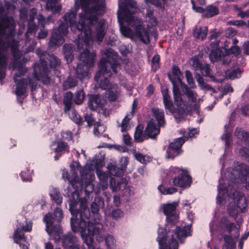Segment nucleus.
<instances>
[{
    "instance_id": "46",
    "label": "nucleus",
    "mask_w": 249,
    "mask_h": 249,
    "mask_svg": "<svg viewBox=\"0 0 249 249\" xmlns=\"http://www.w3.org/2000/svg\"><path fill=\"white\" fill-rule=\"evenodd\" d=\"M132 114H126L120 126L121 127V131L124 132L130 128L129 121L132 118Z\"/></svg>"
},
{
    "instance_id": "43",
    "label": "nucleus",
    "mask_w": 249,
    "mask_h": 249,
    "mask_svg": "<svg viewBox=\"0 0 249 249\" xmlns=\"http://www.w3.org/2000/svg\"><path fill=\"white\" fill-rule=\"evenodd\" d=\"M103 231V229L102 230V235L103 236V240H105L106 245L107 247V248L112 249L114 247H115V244H116V240H115L114 237H113V236H112L111 234H107L104 238ZM103 241L104 240H103L102 242H103Z\"/></svg>"
},
{
    "instance_id": "4",
    "label": "nucleus",
    "mask_w": 249,
    "mask_h": 249,
    "mask_svg": "<svg viewBox=\"0 0 249 249\" xmlns=\"http://www.w3.org/2000/svg\"><path fill=\"white\" fill-rule=\"evenodd\" d=\"M15 24L12 17L5 15L4 8L0 1V83L5 77V70L7 64V51L12 46V53L14 60L19 55V52L14 49L18 46V42L13 40Z\"/></svg>"
},
{
    "instance_id": "44",
    "label": "nucleus",
    "mask_w": 249,
    "mask_h": 249,
    "mask_svg": "<svg viewBox=\"0 0 249 249\" xmlns=\"http://www.w3.org/2000/svg\"><path fill=\"white\" fill-rule=\"evenodd\" d=\"M185 94L188 100L192 103L196 102L197 97V93L192 90L186 85H185Z\"/></svg>"
},
{
    "instance_id": "45",
    "label": "nucleus",
    "mask_w": 249,
    "mask_h": 249,
    "mask_svg": "<svg viewBox=\"0 0 249 249\" xmlns=\"http://www.w3.org/2000/svg\"><path fill=\"white\" fill-rule=\"evenodd\" d=\"M154 9H151L150 8H148L147 9V12L146 15V20L150 24L148 25V27L155 26L156 25V18L153 16Z\"/></svg>"
},
{
    "instance_id": "52",
    "label": "nucleus",
    "mask_w": 249,
    "mask_h": 249,
    "mask_svg": "<svg viewBox=\"0 0 249 249\" xmlns=\"http://www.w3.org/2000/svg\"><path fill=\"white\" fill-rule=\"evenodd\" d=\"M179 219V215L177 212L166 216V220L172 225H176Z\"/></svg>"
},
{
    "instance_id": "2",
    "label": "nucleus",
    "mask_w": 249,
    "mask_h": 249,
    "mask_svg": "<svg viewBox=\"0 0 249 249\" xmlns=\"http://www.w3.org/2000/svg\"><path fill=\"white\" fill-rule=\"evenodd\" d=\"M36 53L39 57L40 64H35L32 76L28 79L21 78L27 71V69L23 66L22 62H18L15 59L9 66L10 70L17 69L18 71L14 77V82L16 84L15 92L18 96L23 95L26 92L28 83L32 92L36 90L37 81L42 80L45 84L50 83L47 60L50 62L51 68H55L61 65L60 60L53 53L48 54L46 52L41 51L39 48L36 50Z\"/></svg>"
},
{
    "instance_id": "42",
    "label": "nucleus",
    "mask_w": 249,
    "mask_h": 249,
    "mask_svg": "<svg viewBox=\"0 0 249 249\" xmlns=\"http://www.w3.org/2000/svg\"><path fill=\"white\" fill-rule=\"evenodd\" d=\"M77 85V81L75 78L69 76L63 82V89L67 90L75 87Z\"/></svg>"
},
{
    "instance_id": "64",
    "label": "nucleus",
    "mask_w": 249,
    "mask_h": 249,
    "mask_svg": "<svg viewBox=\"0 0 249 249\" xmlns=\"http://www.w3.org/2000/svg\"><path fill=\"white\" fill-rule=\"evenodd\" d=\"M221 62V64L223 65H227L229 64L231 62V58L229 55L228 54H223L222 56V59L219 61Z\"/></svg>"
},
{
    "instance_id": "51",
    "label": "nucleus",
    "mask_w": 249,
    "mask_h": 249,
    "mask_svg": "<svg viewBox=\"0 0 249 249\" xmlns=\"http://www.w3.org/2000/svg\"><path fill=\"white\" fill-rule=\"evenodd\" d=\"M242 71V70L240 68L234 69L228 73L227 77L231 80L238 78L241 76Z\"/></svg>"
},
{
    "instance_id": "59",
    "label": "nucleus",
    "mask_w": 249,
    "mask_h": 249,
    "mask_svg": "<svg viewBox=\"0 0 249 249\" xmlns=\"http://www.w3.org/2000/svg\"><path fill=\"white\" fill-rule=\"evenodd\" d=\"M227 53H231L235 55H238L240 53V48L238 46L232 45L230 49L227 50Z\"/></svg>"
},
{
    "instance_id": "55",
    "label": "nucleus",
    "mask_w": 249,
    "mask_h": 249,
    "mask_svg": "<svg viewBox=\"0 0 249 249\" xmlns=\"http://www.w3.org/2000/svg\"><path fill=\"white\" fill-rule=\"evenodd\" d=\"M20 176L23 181L30 182L32 181L31 172L29 169H27L26 172L22 171L20 174Z\"/></svg>"
},
{
    "instance_id": "16",
    "label": "nucleus",
    "mask_w": 249,
    "mask_h": 249,
    "mask_svg": "<svg viewBox=\"0 0 249 249\" xmlns=\"http://www.w3.org/2000/svg\"><path fill=\"white\" fill-rule=\"evenodd\" d=\"M216 229L222 233L227 231L230 234L233 229H236V226L234 223L231 222L226 217L224 216L221 218L216 224Z\"/></svg>"
},
{
    "instance_id": "18",
    "label": "nucleus",
    "mask_w": 249,
    "mask_h": 249,
    "mask_svg": "<svg viewBox=\"0 0 249 249\" xmlns=\"http://www.w3.org/2000/svg\"><path fill=\"white\" fill-rule=\"evenodd\" d=\"M191 225H188L187 226L180 227L177 226L175 230L171 232L176 236V237L179 240L181 243L184 242V239L189 236L191 235Z\"/></svg>"
},
{
    "instance_id": "40",
    "label": "nucleus",
    "mask_w": 249,
    "mask_h": 249,
    "mask_svg": "<svg viewBox=\"0 0 249 249\" xmlns=\"http://www.w3.org/2000/svg\"><path fill=\"white\" fill-rule=\"evenodd\" d=\"M157 125L159 127H164L165 124L164 114L163 110L157 108Z\"/></svg>"
},
{
    "instance_id": "50",
    "label": "nucleus",
    "mask_w": 249,
    "mask_h": 249,
    "mask_svg": "<svg viewBox=\"0 0 249 249\" xmlns=\"http://www.w3.org/2000/svg\"><path fill=\"white\" fill-rule=\"evenodd\" d=\"M225 242L222 249H233L232 236L230 234H225L224 235Z\"/></svg>"
},
{
    "instance_id": "13",
    "label": "nucleus",
    "mask_w": 249,
    "mask_h": 249,
    "mask_svg": "<svg viewBox=\"0 0 249 249\" xmlns=\"http://www.w3.org/2000/svg\"><path fill=\"white\" fill-rule=\"evenodd\" d=\"M173 92L174 103L177 106L178 111L182 113L188 111L190 106L183 100L178 86H173Z\"/></svg>"
},
{
    "instance_id": "49",
    "label": "nucleus",
    "mask_w": 249,
    "mask_h": 249,
    "mask_svg": "<svg viewBox=\"0 0 249 249\" xmlns=\"http://www.w3.org/2000/svg\"><path fill=\"white\" fill-rule=\"evenodd\" d=\"M85 94L84 90L80 89L77 90L75 93V97L74 98V103L77 105H81L83 103Z\"/></svg>"
},
{
    "instance_id": "39",
    "label": "nucleus",
    "mask_w": 249,
    "mask_h": 249,
    "mask_svg": "<svg viewBox=\"0 0 249 249\" xmlns=\"http://www.w3.org/2000/svg\"><path fill=\"white\" fill-rule=\"evenodd\" d=\"M133 153L136 160L142 164H146L152 160L151 157L143 155L140 153H137L136 149L133 151Z\"/></svg>"
},
{
    "instance_id": "60",
    "label": "nucleus",
    "mask_w": 249,
    "mask_h": 249,
    "mask_svg": "<svg viewBox=\"0 0 249 249\" xmlns=\"http://www.w3.org/2000/svg\"><path fill=\"white\" fill-rule=\"evenodd\" d=\"M237 34V31L235 29L229 27L225 31V36L227 38L232 37L235 36Z\"/></svg>"
},
{
    "instance_id": "34",
    "label": "nucleus",
    "mask_w": 249,
    "mask_h": 249,
    "mask_svg": "<svg viewBox=\"0 0 249 249\" xmlns=\"http://www.w3.org/2000/svg\"><path fill=\"white\" fill-rule=\"evenodd\" d=\"M38 29V26L36 24H28L27 31L25 34L26 40L30 41L32 37H35Z\"/></svg>"
},
{
    "instance_id": "28",
    "label": "nucleus",
    "mask_w": 249,
    "mask_h": 249,
    "mask_svg": "<svg viewBox=\"0 0 249 249\" xmlns=\"http://www.w3.org/2000/svg\"><path fill=\"white\" fill-rule=\"evenodd\" d=\"M107 90L108 91L107 98L110 101H116L120 95V89L116 84H113Z\"/></svg>"
},
{
    "instance_id": "19",
    "label": "nucleus",
    "mask_w": 249,
    "mask_h": 249,
    "mask_svg": "<svg viewBox=\"0 0 249 249\" xmlns=\"http://www.w3.org/2000/svg\"><path fill=\"white\" fill-rule=\"evenodd\" d=\"M110 188L113 192H116L119 190H125V192L129 190L127 187V181L125 178H122L117 180L113 178H111L109 180Z\"/></svg>"
},
{
    "instance_id": "31",
    "label": "nucleus",
    "mask_w": 249,
    "mask_h": 249,
    "mask_svg": "<svg viewBox=\"0 0 249 249\" xmlns=\"http://www.w3.org/2000/svg\"><path fill=\"white\" fill-rule=\"evenodd\" d=\"M72 49V45L71 44H65L63 47V52L68 63L71 62L73 59L74 56Z\"/></svg>"
},
{
    "instance_id": "62",
    "label": "nucleus",
    "mask_w": 249,
    "mask_h": 249,
    "mask_svg": "<svg viewBox=\"0 0 249 249\" xmlns=\"http://www.w3.org/2000/svg\"><path fill=\"white\" fill-rule=\"evenodd\" d=\"M97 174L100 180V182L104 181H108V175L106 172H104L102 171H98Z\"/></svg>"
},
{
    "instance_id": "17",
    "label": "nucleus",
    "mask_w": 249,
    "mask_h": 249,
    "mask_svg": "<svg viewBox=\"0 0 249 249\" xmlns=\"http://www.w3.org/2000/svg\"><path fill=\"white\" fill-rule=\"evenodd\" d=\"M219 43V41H216L211 43L210 44L211 51L209 53V58L211 61L213 63L219 62L222 59L223 53L220 49Z\"/></svg>"
},
{
    "instance_id": "11",
    "label": "nucleus",
    "mask_w": 249,
    "mask_h": 249,
    "mask_svg": "<svg viewBox=\"0 0 249 249\" xmlns=\"http://www.w3.org/2000/svg\"><path fill=\"white\" fill-rule=\"evenodd\" d=\"M77 49L80 51L83 50L80 53L79 55V60L82 64H84L87 67H92L94 65L95 58L96 56L95 52H92L90 53L89 50V48L91 46L90 43L88 44V46L83 45V48H79L76 44Z\"/></svg>"
},
{
    "instance_id": "35",
    "label": "nucleus",
    "mask_w": 249,
    "mask_h": 249,
    "mask_svg": "<svg viewBox=\"0 0 249 249\" xmlns=\"http://www.w3.org/2000/svg\"><path fill=\"white\" fill-rule=\"evenodd\" d=\"M143 126L141 124L138 125L136 128L134 138V140L137 142H142L144 140V138L147 137L144 134L143 135Z\"/></svg>"
},
{
    "instance_id": "14",
    "label": "nucleus",
    "mask_w": 249,
    "mask_h": 249,
    "mask_svg": "<svg viewBox=\"0 0 249 249\" xmlns=\"http://www.w3.org/2000/svg\"><path fill=\"white\" fill-rule=\"evenodd\" d=\"M75 188H74L75 190L71 193V196L70 197L69 202V210L72 215L73 218H74V216H76V218H78L77 215L79 214V210L78 211L76 209L77 205L78 203L79 202L80 204V201L82 199H86L85 198H79V195L77 190V186L76 184L74 186Z\"/></svg>"
},
{
    "instance_id": "26",
    "label": "nucleus",
    "mask_w": 249,
    "mask_h": 249,
    "mask_svg": "<svg viewBox=\"0 0 249 249\" xmlns=\"http://www.w3.org/2000/svg\"><path fill=\"white\" fill-rule=\"evenodd\" d=\"M144 135L150 138H155L156 124L154 119H151L147 123V126L144 130Z\"/></svg>"
},
{
    "instance_id": "32",
    "label": "nucleus",
    "mask_w": 249,
    "mask_h": 249,
    "mask_svg": "<svg viewBox=\"0 0 249 249\" xmlns=\"http://www.w3.org/2000/svg\"><path fill=\"white\" fill-rule=\"evenodd\" d=\"M77 241V237L71 233L65 234L62 237V245L64 248H67L72 245Z\"/></svg>"
},
{
    "instance_id": "23",
    "label": "nucleus",
    "mask_w": 249,
    "mask_h": 249,
    "mask_svg": "<svg viewBox=\"0 0 249 249\" xmlns=\"http://www.w3.org/2000/svg\"><path fill=\"white\" fill-rule=\"evenodd\" d=\"M70 167L71 168V171L72 172V176L71 177H69L68 171L67 170L64 169L62 171V178L64 179H66L69 180L72 187L74 188L75 185L79 183L78 181L79 178L77 175V173L74 171V165L71 164Z\"/></svg>"
},
{
    "instance_id": "9",
    "label": "nucleus",
    "mask_w": 249,
    "mask_h": 249,
    "mask_svg": "<svg viewBox=\"0 0 249 249\" xmlns=\"http://www.w3.org/2000/svg\"><path fill=\"white\" fill-rule=\"evenodd\" d=\"M159 249H178V241L174 238V234L167 232L165 229L159 228L158 230Z\"/></svg>"
},
{
    "instance_id": "21",
    "label": "nucleus",
    "mask_w": 249,
    "mask_h": 249,
    "mask_svg": "<svg viewBox=\"0 0 249 249\" xmlns=\"http://www.w3.org/2000/svg\"><path fill=\"white\" fill-rule=\"evenodd\" d=\"M172 74H168V76L171 80L173 86H177L176 83H180L182 84V80L183 78V73L180 71L179 68L174 65L172 67Z\"/></svg>"
},
{
    "instance_id": "47",
    "label": "nucleus",
    "mask_w": 249,
    "mask_h": 249,
    "mask_svg": "<svg viewBox=\"0 0 249 249\" xmlns=\"http://www.w3.org/2000/svg\"><path fill=\"white\" fill-rule=\"evenodd\" d=\"M69 115L70 118L75 124H82L83 122L82 119L75 109H72L71 112L69 113Z\"/></svg>"
},
{
    "instance_id": "61",
    "label": "nucleus",
    "mask_w": 249,
    "mask_h": 249,
    "mask_svg": "<svg viewBox=\"0 0 249 249\" xmlns=\"http://www.w3.org/2000/svg\"><path fill=\"white\" fill-rule=\"evenodd\" d=\"M167 0H157V9L163 12L165 5L167 4Z\"/></svg>"
},
{
    "instance_id": "24",
    "label": "nucleus",
    "mask_w": 249,
    "mask_h": 249,
    "mask_svg": "<svg viewBox=\"0 0 249 249\" xmlns=\"http://www.w3.org/2000/svg\"><path fill=\"white\" fill-rule=\"evenodd\" d=\"M43 221L46 224V231L49 235H51L53 231V224L56 221L54 216L51 213H48L44 217Z\"/></svg>"
},
{
    "instance_id": "36",
    "label": "nucleus",
    "mask_w": 249,
    "mask_h": 249,
    "mask_svg": "<svg viewBox=\"0 0 249 249\" xmlns=\"http://www.w3.org/2000/svg\"><path fill=\"white\" fill-rule=\"evenodd\" d=\"M107 168L109 173L112 176L119 177L124 173V171L121 168L118 167L116 164L113 163L108 164Z\"/></svg>"
},
{
    "instance_id": "12",
    "label": "nucleus",
    "mask_w": 249,
    "mask_h": 249,
    "mask_svg": "<svg viewBox=\"0 0 249 249\" xmlns=\"http://www.w3.org/2000/svg\"><path fill=\"white\" fill-rule=\"evenodd\" d=\"M188 140L187 136L175 139L171 142L167 149V156L168 158L173 159L180 155L182 152L181 147L186 141Z\"/></svg>"
},
{
    "instance_id": "53",
    "label": "nucleus",
    "mask_w": 249,
    "mask_h": 249,
    "mask_svg": "<svg viewBox=\"0 0 249 249\" xmlns=\"http://www.w3.org/2000/svg\"><path fill=\"white\" fill-rule=\"evenodd\" d=\"M221 139L225 141L226 148L230 147L232 143L231 134L229 133H225L222 135Z\"/></svg>"
},
{
    "instance_id": "22",
    "label": "nucleus",
    "mask_w": 249,
    "mask_h": 249,
    "mask_svg": "<svg viewBox=\"0 0 249 249\" xmlns=\"http://www.w3.org/2000/svg\"><path fill=\"white\" fill-rule=\"evenodd\" d=\"M90 68L87 67L81 63H79L75 69V76L80 80L86 77L89 78V70Z\"/></svg>"
},
{
    "instance_id": "63",
    "label": "nucleus",
    "mask_w": 249,
    "mask_h": 249,
    "mask_svg": "<svg viewBox=\"0 0 249 249\" xmlns=\"http://www.w3.org/2000/svg\"><path fill=\"white\" fill-rule=\"evenodd\" d=\"M111 215L114 218L118 219L124 215V213L120 209H116L112 212Z\"/></svg>"
},
{
    "instance_id": "27",
    "label": "nucleus",
    "mask_w": 249,
    "mask_h": 249,
    "mask_svg": "<svg viewBox=\"0 0 249 249\" xmlns=\"http://www.w3.org/2000/svg\"><path fill=\"white\" fill-rule=\"evenodd\" d=\"M73 96L71 91H67L64 95L63 103L65 106L64 111L65 113H68L71 108Z\"/></svg>"
},
{
    "instance_id": "8",
    "label": "nucleus",
    "mask_w": 249,
    "mask_h": 249,
    "mask_svg": "<svg viewBox=\"0 0 249 249\" xmlns=\"http://www.w3.org/2000/svg\"><path fill=\"white\" fill-rule=\"evenodd\" d=\"M170 174L173 178V184L174 186L187 188L189 187L192 183L191 177L186 169L171 167L170 168Z\"/></svg>"
},
{
    "instance_id": "41",
    "label": "nucleus",
    "mask_w": 249,
    "mask_h": 249,
    "mask_svg": "<svg viewBox=\"0 0 249 249\" xmlns=\"http://www.w3.org/2000/svg\"><path fill=\"white\" fill-rule=\"evenodd\" d=\"M234 135L242 141L249 142V132L245 131L240 128H237L235 129Z\"/></svg>"
},
{
    "instance_id": "38",
    "label": "nucleus",
    "mask_w": 249,
    "mask_h": 249,
    "mask_svg": "<svg viewBox=\"0 0 249 249\" xmlns=\"http://www.w3.org/2000/svg\"><path fill=\"white\" fill-rule=\"evenodd\" d=\"M219 13L218 7L213 5L208 6L205 9L204 16L209 18L217 15Z\"/></svg>"
},
{
    "instance_id": "58",
    "label": "nucleus",
    "mask_w": 249,
    "mask_h": 249,
    "mask_svg": "<svg viewBox=\"0 0 249 249\" xmlns=\"http://www.w3.org/2000/svg\"><path fill=\"white\" fill-rule=\"evenodd\" d=\"M37 15V10L35 8H32L30 11L29 18H27L28 24H35L34 20Z\"/></svg>"
},
{
    "instance_id": "57",
    "label": "nucleus",
    "mask_w": 249,
    "mask_h": 249,
    "mask_svg": "<svg viewBox=\"0 0 249 249\" xmlns=\"http://www.w3.org/2000/svg\"><path fill=\"white\" fill-rule=\"evenodd\" d=\"M185 76L186 78L188 84L192 87L193 88L195 85V82L193 75L191 72L189 70H186L185 72Z\"/></svg>"
},
{
    "instance_id": "33",
    "label": "nucleus",
    "mask_w": 249,
    "mask_h": 249,
    "mask_svg": "<svg viewBox=\"0 0 249 249\" xmlns=\"http://www.w3.org/2000/svg\"><path fill=\"white\" fill-rule=\"evenodd\" d=\"M106 127L103 124H101L99 122H96L94 124V134L97 137H100L103 136L104 137H107V139H109V137L107 134H104V132L106 130Z\"/></svg>"
},
{
    "instance_id": "10",
    "label": "nucleus",
    "mask_w": 249,
    "mask_h": 249,
    "mask_svg": "<svg viewBox=\"0 0 249 249\" xmlns=\"http://www.w3.org/2000/svg\"><path fill=\"white\" fill-rule=\"evenodd\" d=\"M22 219L26 222V225L21 222L19 223V227H17L13 234V239L15 243L19 244L21 249H28L27 243L20 244L21 241H25V238L23 233L24 231L30 232L32 230V223L30 221L27 222L25 218Z\"/></svg>"
},
{
    "instance_id": "56",
    "label": "nucleus",
    "mask_w": 249,
    "mask_h": 249,
    "mask_svg": "<svg viewBox=\"0 0 249 249\" xmlns=\"http://www.w3.org/2000/svg\"><path fill=\"white\" fill-rule=\"evenodd\" d=\"M53 216L56 222H60L63 218V211L60 208L56 207L53 212Z\"/></svg>"
},
{
    "instance_id": "48",
    "label": "nucleus",
    "mask_w": 249,
    "mask_h": 249,
    "mask_svg": "<svg viewBox=\"0 0 249 249\" xmlns=\"http://www.w3.org/2000/svg\"><path fill=\"white\" fill-rule=\"evenodd\" d=\"M199 70L204 76L209 77L211 79L214 78V76L211 73V70L208 64L203 63Z\"/></svg>"
},
{
    "instance_id": "30",
    "label": "nucleus",
    "mask_w": 249,
    "mask_h": 249,
    "mask_svg": "<svg viewBox=\"0 0 249 249\" xmlns=\"http://www.w3.org/2000/svg\"><path fill=\"white\" fill-rule=\"evenodd\" d=\"M208 33V27L201 26H196L193 29L194 36L197 39L204 40L207 36Z\"/></svg>"
},
{
    "instance_id": "25",
    "label": "nucleus",
    "mask_w": 249,
    "mask_h": 249,
    "mask_svg": "<svg viewBox=\"0 0 249 249\" xmlns=\"http://www.w3.org/2000/svg\"><path fill=\"white\" fill-rule=\"evenodd\" d=\"M163 100L165 107L168 109L171 113L174 112L175 108L173 104L171 97L168 93V89H165L162 91Z\"/></svg>"
},
{
    "instance_id": "5",
    "label": "nucleus",
    "mask_w": 249,
    "mask_h": 249,
    "mask_svg": "<svg viewBox=\"0 0 249 249\" xmlns=\"http://www.w3.org/2000/svg\"><path fill=\"white\" fill-rule=\"evenodd\" d=\"M137 11L136 3L133 0H129L123 7L120 5L117 12L118 22L122 34L126 37L137 36L145 44L149 42L148 33L142 26V21L133 16Z\"/></svg>"
},
{
    "instance_id": "1",
    "label": "nucleus",
    "mask_w": 249,
    "mask_h": 249,
    "mask_svg": "<svg viewBox=\"0 0 249 249\" xmlns=\"http://www.w3.org/2000/svg\"><path fill=\"white\" fill-rule=\"evenodd\" d=\"M82 6V12L79 15L77 22V14L80 8L77 0L75 1L73 7L67 12L63 16V21L57 29L52 32L49 42L51 47L61 45L64 42V36L68 32L69 27L73 32L77 31L81 34L86 23L93 24L96 20V15L102 14L105 11V0H79Z\"/></svg>"
},
{
    "instance_id": "37",
    "label": "nucleus",
    "mask_w": 249,
    "mask_h": 249,
    "mask_svg": "<svg viewBox=\"0 0 249 249\" xmlns=\"http://www.w3.org/2000/svg\"><path fill=\"white\" fill-rule=\"evenodd\" d=\"M52 199L58 205L62 202V196L57 188H53L50 193Z\"/></svg>"
},
{
    "instance_id": "54",
    "label": "nucleus",
    "mask_w": 249,
    "mask_h": 249,
    "mask_svg": "<svg viewBox=\"0 0 249 249\" xmlns=\"http://www.w3.org/2000/svg\"><path fill=\"white\" fill-rule=\"evenodd\" d=\"M68 145L64 142H60L57 143V147L55 149L56 153H59L62 151L68 152Z\"/></svg>"
},
{
    "instance_id": "3",
    "label": "nucleus",
    "mask_w": 249,
    "mask_h": 249,
    "mask_svg": "<svg viewBox=\"0 0 249 249\" xmlns=\"http://www.w3.org/2000/svg\"><path fill=\"white\" fill-rule=\"evenodd\" d=\"M104 206V200L100 197H96L90 206L91 212L93 214L92 220L86 222L85 219H89L90 213L87 207L86 199H82L80 201L79 217L71 218V226L74 232H79L84 243L91 246L93 241V236H95L98 242L103 240L102 230L103 226L101 223V215L99 213L100 207Z\"/></svg>"
},
{
    "instance_id": "29",
    "label": "nucleus",
    "mask_w": 249,
    "mask_h": 249,
    "mask_svg": "<svg viewBox=\"0 0 249 249\" xmlns=\"http://www.w3.org/2000/svg\"><path fill=\"white\" fill-rule=\"evenodd\" d=\"M178 206V203L177 202H173L171 203L164 204L161 206L164 214L167 216L170 214H172L177 212V208Z\"/></svg>"
},
{
    "instance_id": "6",
    "label": "nucleus",
    "mask_w": 249,
    "mask_h": 249,
    "mask_svg": "<svg viewBox=\"0 0 249 249\" xmlns=\"http://www.w3.org/2000/svg\"><path fill=\"white\" fill-rule=\"evenodd\" d=\"M105 54L107 58H102L98 64L99 70L94 76L95 81L98 82L100 78L103 76L104 78L100 82V88L107 90L114 84L110 83L105 75L110 77L112 72L117 74L118 70L120 69V64L118 61V55L117 53L111 48H107L105 51Z\"/></svg>"
},
{
    "instance_id": "20",
    "label": "nucleus",
    "mask_w": 249,
    "mask_h": 249,
    "mask_svg": "<svg viewBox=\"0 0 249 249\" xmlns=\"http://www.w3.org/2000/svg\"><path fill=\"white\" fill-rule=\"evenodd\" d=\"M105 101L103 97L100 95H91L89 97L88 102L89 107L92 110H96L98 107H104Z\"/></svg>"
},
{
    "instance_id": "7",
    "label": "nucleus",
    "mask_w": 249,
    "mask_h": 249,
    "mask_svg": "<svg viewBox=\"0 0 249 249\" xmlns=\"http://www.w3.org/2000/svg\"><path fill=\"white\" fill-rule=\"evenodd\" d=\"M107 28V26L105 20H101L97 22L96 17V21L93 24L86 23L81 34L77 35V38L75 39L76 44L79 48H83L84 45L87 46L89 43H90L91 41L101 42L106 34Z\"/></svg>"
},
{
    "instance_id": "15",
    "label": "nucleus",
    "mask_w": 249,
    "mask_h": 249,
    "mask_svg": "<svg viewBox=\"0 0 249 249\" xmlns=\"http://www.w3.org/2000/svg\"><path fill=\"white\" fill-rule=\"evenodd\" d=\"M237 173L238 178L242 183H247V177L249 174V166L245 163H237L233 168Z\"/></svg>"
}]
</instances>
